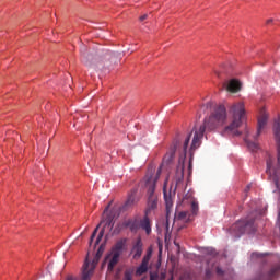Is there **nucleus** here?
<instances>
[{"label": "nucleus", "instance_id": "obj_40", "mask_svg": "<svg viewBox=\"0 0 280 280\" xmlns=\"http://www.w3.org/2000/svg\"><path fill=\"white\" fill-rule=\"evenodd\" d=\"M170 280H173V278H171Z\"/></svg>", "mask_w": 280, "mask_h": 280}, {"label": "nucleus", "instance_id": "obj_12", "mask_svg": "<svg viewBox=\"0 0 280 280\" xmlns=\"http://www.w3.org/2000/svg\"><path fill=\"white\" fill-rule=\"evenodd\" d=\"M93 55L90 52H86L85 46L81 49V60L86 67H92L93 65Z\"/></svg>", "mask_w": 280, "mask_h": 280}, {"label": "nucleus", "instance_id": "obj_14", "mask_svg": "<svg viewBox=\"0 0 280 280\" xmlns=\"http://www.w3.org/2000/svg\"><path fill=\"white\" fill-rule=\"evenodd\" d=\"M191 220H192V214L188 211H183L175 215L174 223L176 222L188 223Z\"/></svg>", "mask_w": 280, "mask_h": 280}, {"label": "nucleus", "instance_id": "obj_32", "mask_svg": "<svg viewBox=\"0 0 280 280\" xmlns=\"http://www.w3.org/2000/svg\"><path fill=\"white\" fill-rule=\"evenodd\" d=\"M271 23H273V19H268L267 20V25H270Z\"/></svg>", "mask_w": 280, "mask_h": 280}, {"label": "nucleus", "instance_id": "obj_30", "mask_svg": "<svg viewBox=\"0 0 280 280\" xmlns=\"http://www.w3.org/2000/svg\"><path fill=\"white\" fill-rule=\"evenodd\" d=\"M150 280H159V276L156 273H151Z\"/></svg>", "mask_w": 280, "mask_h": 280}, {"label": "nucleus", "instance_id": "obj_21", "mask_svg": "<svg viewBox=\"0 0 280 280\" xmlns=\"http://www.w3.org/2000/svg\"><path fill=\"white\" fill-rule=\"evenodd\" d=\"M136 203V192L133 191L129 197L128 200L126 201L125 206L122 207V209H127L129 207H131L132 205Z\"/></svg>", "mask_w": 280, "mask_h": 280}, {"label": "nucleus", "instance_id": "obj_1", "mask_svg": "<svg viewBox=\"0 0 280 280\" xmlns=\"http://www.w3.org/2000/svg\"><path fill=\"white\" fill-rule=\"evenodd\" d=\"M228 120V112L224 105H219L215 107L214 112L209 116V118L205 119L203 125H200L199 129L194 127L192 131L188 135L191 136L190 141L191 144L189 147V154H190V163L189 170H191V159L194 156V152L201 145V140L203 138L206 129L212 131L219 127H222L226 124Z\"/></svg>", "mask_w": 280, "mask_h": 280}, {"label": "nucleus", "instance_id": "obj_10", "mask_svg": "<svg viewBox=\"0 0 280 280\" xmlns=\"http://www.w3.org/2000/svg\"><path fill=\"white\" fill-rule=\"evenodd\" d=\"M268 118H269L268 114L265 112V109H262L261 116L258 118L257 133L254 137L255 140L258 139V137L261 135L262 130L266 128Z\"/></svg>", "mask_w": 280, "mask_h": 280}, {"label": "nucleus", "instance_id": "obj_38", "mask_svg": "<svg viewBox=\"0 0 280 280\" xmlns=\"http://www.w3.org/2000/svg\"><path fill=\"white\" fill-rule=\"evenodd\" d=\"M215 74L219 77L220 75V73L219 72H215Z\"/></svg>", "mask_w": 280, "mask_h": 280}, {"label": "nucleus", "instance_id": "obj_28", "mask_svg": "<svg viewBox=\"0 0 280 280\" xmlns=\"http://www.w3.org/2000/svg\"><path fill=\"white\" fill-rule=\"evenodd\" d=\"M207 253H208L209 255H211V256H215V255H217V252H215V249H213V248H209V249L207 250Z\"/></svg>", "mask_w": 280, "mask_h": 280}, {"label": "nucleus", "instance_id": "obj_36", "mask_svg": "<svg viewBox=\"0 0 280 280\" xmlns=\"http://www.w3.org/2000/svg\"><path fill=\"white\" fill-rule=\"evenodd\" d=\"M217 272H218L219 275H222V273H223V271H222L220 268L217 269Z\"/></svg>", "mask_w": 280, "mask_h": 280}, {"label": "nucleus", "instance_id": "obj_26", "mask_svg": "<svg viewBox=\"0 0 280 280\" xmlns=\"http://www.w3.org/2000/svg\"><path fill=\"white\" fill-rule=\"evenodd\" d=\"M104 230H102L96 238V242H95V246L100 244L101 240L103 238L104 236Z\"/></svg>", "mask_w": 280, "mask_h": 280}, {"label": "nucleus", "instance_id": "obj_22", "mask_svg": "<svg viewBox=\"0 0 280 280\" xmlns=\"http://www.w3.org/2000/svg\"><path fill=\"white\" fill-rule=\"evenodd\" d=\"M198 211H199V205H198V202L197 201H192L191 202V217H195V215H197V213H198Z\"/></svg>", "mask_w": 280, "mask_h": 280}, {"label": "nucleus", "instance_id": "obj_9", "mask_svg": "<svg viewBox=\"0 0 280 280\" xmlns=\"http://www.w3.org/2000/svg\"><path fill=\"white\" fill-rule=\"evenodd\" d=\"M116 214H117V209H113L110 213L106 217V219L101 222V224L104 223V226L102 229L104 230V232L106 231L110 232L113 230L115 224L114 219L116 218Z\"/></svg>", "mask_w": 280, "mask_h": 280}, {"label": "nucleus", "instance_id": "obj_23", "mask_svg": "<svg viewBox=\"0 0 280 280\" xmlns=\"http://www.w3.org/2000/svg\"><path fill=\"white\" fill-rule=\"evenodd\" d=\"M148 271V266L141 264L140 267L137 269L136 275L137 276H142Z\"/></svg>", "mask_w": 280, "mask_h": 280}, {"label": "nucleus", "instance_id": "obj_31", "mask_svg": "<svg viewBox=\"0 0 280 280\" xmlns=\"http://www.w3.org/2000/svg\"><path fill=\"white\" fill-rule=\"evenodd\" d=\"M148 19V14H143L140 16V22H143Z\"/></svg>", "mask_w": 280, "mask_h": 280}, {"label": "nucleus", "instance_id": "obj_37", "mask_svg": "<svg viewBox=\"0 0 280 280\" xmlns=\"http://www.w3.org/2000/svg\"><path fill=\"white\" fill-rule=\"evenodd\" d=\"M250 189V186H247L246 190L245 191H248Z\"/></svg>", "mask_w": 280, "mask_h": 280}, {"label": "nucleus", "instance_id": "obj_13", "mask_svg": "<svg viewBox=\"0 0 280 280\" xmlns=\"http://www.w3.org/2000/svg\"><path fill=\"white\" fill-rule=\"evenodd\" d=\"M224 86L226 88V90L231 93H237L241 91V83L240 81H237V79H231V81H229V83H224Z\"/></svg>", "mask_w": 280, "mask_h": 280}, {"label": "nucleus", "instance_id": "obj_29", "mask_svg": "<svg viewBox=\"0 0 280 280\" xmlns=\"http://www.w3.org/2000/svg\"><path fill=\"white\" fill-rule=\"evenodd\" d=\"M66 280H79V278H78V277H74V276H72V275H68V276L66 277Z\"/></svg>", "mask_w": 280, "mask_h": 280}, {"label": "nucleus", "instance_id": "obj_24", "mask_svg": "<svg viewBox=\"0 0 280 280\" xmlns=\"http://www.w3.org/2000/svg\"><path fill=\"white\" fill-rule=\"evenodd\" d=\"M132 275H133V270L132 269H127L125 271L124 280H132Z\"/></svg>", "mask_w": 280, "mask_h": 280}, {"label": "nucleus", "instance_id": "obj_25", "mask_svg": "<svg viewBox=\"0 0 280 280\" xmlns=\"http://www.w3.org/2000/svg\"><path fill=\"white\" fill-rule=\"evenodd\" d=\"M150 259H151V254L149 253L148 255H145V256L143 257V260H142L141 265L148 267Z\"/></svg>", "mask_w": 280, "mask_h": 280}, {"label": "nucleus", "instance_id": "obj_2", "mask_svg": "<svg viewBox=\"0 0 280 280\" xmlns=\"http://www.w3.org/2000/svg\"><path fill=\"white\" fill-rule=\"evenodd\" d=\"M190 139H191V136H187L186 139L184 140L183 144H180L178 141H174L170 151L164 156V161L168 164L173 161L176 151L178 150L180 152V154H179V164H182V165H179L177 167V172H176V176H175V182H176L175 188H177V186L184 179V170H185L184 163H185L187 150L189 149Z\"/></svg>", "mask_w": 280, "mask_h": 280}, {"label": "nucleus", "instance_id": "obj_6", "mask_svg": "<svg viewBox=\"0 0 280 280\" xmlns=\"http://www.w3.org/2000/svg\"><path fill=\"white\" fill-rule=\"evenodd\" d=\"M255 231L256 226L253 218L241 220L230 229V233L236 238H240L245 233L252 234Z\"/></svg>", "mask_w": 280, "mask_h": 280}, {"label": "nucleus", "instance_id": "obj_27", "mask_svg": "<svg viewBox=\"0 0 280 280\" xmlns=\"http://www.w3.org/2000/svg\"><path fill=\"white\" fill-rule=\"evenodd\" d=\"M100 225H101V224H100ZM100 225L94 230V232H93V234H92V236H91V240H90V245L92 244L94 237L96 236V233H97V231H98Z\"/></svg>", "mask_w": 280, "mask_h": 280}, {"label": "nucleus", "instance_id": "obj_3", "mask_svg": "<svg viewBox=\"0 0 280 280\" xmlns=\"http://www.w3.org/2000/svg\"><path fill=\"white\" fill-rule=\"evenodd\" d=\"M229 113L231 116V122L225 127L223 132L233 137H240L242 131H238V128L246 119V109L244 103H233V105L230 106Z\"/></svg>", "mask_w": 280, "mask_h": 280}, {"label": "nucleus", "instance_id": "obj_8", "mask_svg": "<svg viewBox=\"0 0 280 280\" xmlns=\"http://www.w3.org/2000/svg\"><path fill=\"white\" fill-rule=\"evenodd\" d=\"M119 257L120 255L118 253L114 254L109 252L102 264V268H104L105 265L108 264V271L112 272L115 266L119 262Z\"/></svg>", "mask_w": 280, "mask_h": 280}, {"label": "nucleus", "instance_id": "obj_7", "mask_svg": "<svg viewBox=\"0 0 280 280\" xmlns=\"http://www.w3.org/2000/svg\"><path fill=\"white\" fill-rule=\"evenodd\" d=\"M100 256H95L92 264L90 265L89 259H85V262L83 265L82 270V280H91V277L93 276L94 269L96 265L98 264Z\"/></svg>", "mask_w": 280, "mask_h": 280}, {"label": "nucleus", "instance_id": "obj_19", "mask_svg": "<svg viewBox=\"0 0 280 280\" xmlns=\"http://www.w3.org/2000/svg\"><path fill=\"white\" fill-rule=\"evenodd\" d=\"M140 226L147 232L148 235L151 233L150 220L147 217L140 222Z\"/></svg>", "mask_w": 280, "mask_h": 280}, {"label": "nucleus", "instance_id": "obj_16", "mask_svg": "<svg viewBox=\"0 0 280 280\" xmlns=\"http://www.w3.org/2000/svg\"><path fill=\"white\" fill-rule=\"evenodd\" d=\"M143 244L141 242V240H137L136 244L133 245V248L131 250V253L133 254V259H139L142 255L143 252Z\"/></svg>", "mask_w": 280, "mask_h": 280}, {"label": "nucleus", "instance_id": "obj_17", "mask_svg": "<svg viewBox=\"0 0 280 280\" xmlns=\"http://www.w3.org/2000/svg\"><path fill=\"white\" fill-rule=\"evenodd\" d=\"M125 244H126V241H125V240L118 241V242L116 243V245L112 248L110 253H112V254H116V253H117L118 256H120L121 253H122V249H124Z\"/></svg>", "mask_w": 280, "mask_h": 280}, {"label": "nucleus", "instance_id": "obj_4", "mask_svg": "<svg viewBox=\"0 0 280 280\" xmlns=\"http://www.w3.org/2000/svg\"><path fill=\"white\" fill-rule=\"evenodd\" d=\"M275 138L277 141L278 151V164L273 166V161L271 158L267 161V173L269 178L275 183L277 189L280 191V118H278L273 125Z\"/></svg>", "mask_w": 280, "mask_h": 280}, {"label": "nucleus", "instance_id": "obj_35", "mask_svg": "<svg viewBox=\"0 0 280 280\" xmlns=\"http://www.w3.org/2000/svg\"><path fill=\"white\" fill-rule=\"evenodd\" d=\"M211 106H212V103H207V104H206V107H207V108H211Z\"/></svg>", "mask_w": 280, "mask_h": 280}, {"label": "nucleus", "instance_id": "obj_18", "mask_svg": "<svg viewBox=\"0 0 280 280\" xmlns=\"http://www.w3.org/2000/svg\"><path fill=\"white\" fill-rule=\"evenodd\" d=\"M245 142L247 143L248 149H250L253 152H255L259 149V145L257 143L252 142L249 140V131L248 130H246Z\"/></svg>", "mask_w": 280, "mask_h": 280}, {"label": "nucleus", "instance_id": "obj_15", "mask_svg": "<svg viewBox=\"0 0 280 280\" xmlns=\"http://www.w3.org/2000/svg\"><path fill=\"white\" fill-rule=\"evenodd\" d=\"M279 273H280V265L275 266L269 272L262 273L259 280H272Z\"/></svg>", "mask_w": 280, "mask_h": 280}, {"label": "nucleus", "instance_id": "obj_11", "mask_svg": "<svg viewBox=\"0 0 280 280\" xmlns=\"http://www.w3.org/2000/svg\"><path fill=\"white\" fill-rule=\"evenodd\" d=\"M164 199H165V203H166L165 230H166V233H170L171 231H170L168 218H170L171 209L173 208V200H172L171 195L168 196L165 190H164Z\"/></svg>", "mask_w": 280, "mask_h": 280}, {"label": "nucleus", "instance_id": "obj_20", "mask_svg": "<svg viewBox=\"0 0 280 280\" xmlns=\"http://www.w3.org/2000/svg\"><path fill=\"white\" fill-rule=\"evenodd\" d=\"M130 228V230L133 232L136 231V228L133 224H131V222H125L124 224H119L115 230H114V234H118L121 230V228Z\"/></svg>", "mask_w": 280, "mask_h": 280}, {"label": "nucleus", "instance_id": "obj_5", "mask_svg": "<svg viewBox=\"0 0 280 280\" xmlns=\"http://www.w3.org/2000/svg\"><path fill=\"white\" fill-rule=\"evenodd\" d=\"M162 173V170L159 168L156 176L153 177L152 175H147L144 177V186L148 189V210L147 213L151 210H154L158 207V197L154 194L155 191V184L158 179L160 178V175Z\"/></svg>", "mask_w": 280, "mask_h": 280}, {"label": "nucleus", "instance_id": "obj_33", "mask_svg": "<svg viewBox=\"0 0 280 280\" xmlns=\"http://www.w3.org/2000/svg\"><path fill=\"white\" fill-rule=\"evenodd\" d=\"M96 256H100V258H101V256H102V248H101V247H100V249H98Z\"/></svg>", "mask_w": 280, "mask_h": 280}, {"label": "nucleus", "instance_id": "obj_39", "mask_svg": "<svg viewBox=\"0 0 280 280\" xmlns=\"http://www.w3.org/2000/svg\"><path fill=\"white\" fill-rule=\"evenodd\" d=\"M256 254H253V256H255Z\"/></svg>", "mask_w": 280, "mask_h": 280}, {"label": "nucleus", "instance_id": "obj_34", "mask_svg": "<svg viewBox=\"0 0 280 280\" xmlns=\"http://www.w3.org/2000/svg\"><path fill=\"white\" fill-rule=\"evenodd\" d=\"M112 202L105 208L104 213H106L109 210Z\"/></svg>", "mask_w": 280, "mask_h": 280}]
</instances>
